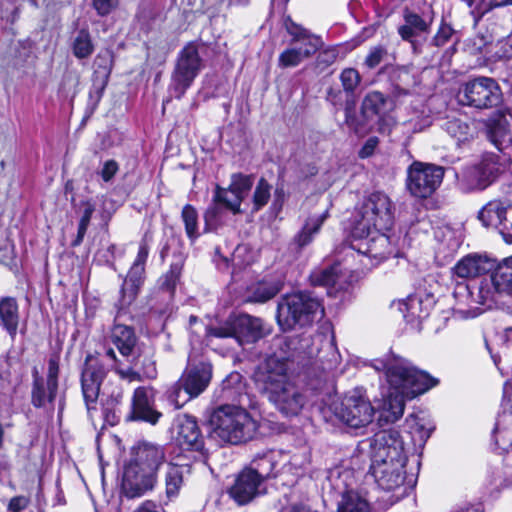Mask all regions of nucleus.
<instances>
[{"mask_svg":"<svg viewBox=\"0 0 512 512\" xmlns=\"http://www.w3.org/2000/svg\"><path fill=\"white\" fill-rule=\"evenodd\" d=\"M371 366L385 373L388 392L384 396L383 416L388 422L402 417L407 399H413L439 383L438 379L393 352L373 360Z\"/></svg>","mask_w":512,"mask_h":512,"instance_id":"nucleus-1","label":"nucleus"},{"mask_svg":"<svg viewBox=\"0 0 512 512\" xmlns=\"http://www.w3.org/2000/svg\"><path fill=\"white\" fill-rule=\"evenodd\" d=\"M253 379L257 390L284 417L298 416L308 402L306 393L289 379L286 363L277 358L262 363Z\"/></svg>","mask_w":512,"mask_h":512,"instance_id":"nucleus-2","label":"nucleus"},{"mask_svg":"<svg viewBox=\"0 0 512 512\" xmlns=\"http://www.w3.org/2000/svg\"><path fill=\"white\" fill-rule=\"evenodd\" d=\"M370 472L378 486L385 491L401 487L406 478L407 455L399 431L382 430L369 441Z\"/></svg>","mask_w":512,"mask_h":512,"instance_id":"nucleus-3","label":"nucleus"},{"mask_svg":"<svg viewBox=\"0 0 512 512\" xmlns=\"http://www.w3.org/2000/svg\"><path fill=\"white\" fill-rule=\"evenodd\" d=\"M165 461L166 452L161 445L143 442L134 447L123 474L122 490L125 496L141 497L153 490L157 483V471Z\"/></svg>","mask_w":512,"mask_h":512,"instance_id":"nucleus-4","label":"nucleus"},{"mask_svg":"<svg viewBox=\"0 0 512 512\" xmlns=\"http://www.w3.org/2000/svg\"><path fill=\"white\" fill-rule=\"evenodd\" d=\"M210 423L213 437L234 445L253 439L258 430L257 421L245 409L232 405L216 409Z\"/></svg>","mask_w":512,"mask_h":512,"instance_id":"nucleus-5","label":"nucleus"},{"mask_svg":"<svg viewBox=\"0 0 512 512\" xmlns=\"http://www.w3.org/2000/svg\"><path fill=\"white\" fill-rule=\"evenodd\" d=\"M324 315L319 299L309 292L285 295L277 305L276 319L282 331L311 325Z\"/></svg>","mask_w":512,"mask_h":512,"instance_id":"nucleus-6","label":"nucleus"},{"mask_svg":"<svg viewBox=\"0 0 512 512\" xmlns=\"http://www.w3.org/2000/svg\"><path fill=\"white\" fill-rule=\"evenodd\" d=\"M212 370L209 362L189 357L181 377L167 392L169 402L179 409L189 400L198 397L209 386Z\"/></svg>","mask_w":512,"mask_h":512,"instance_id":"nucleus-7","label":"nucleus"},{"mask_svg":"<svg viewBox=\"0 0 512 512\" xmlns=\"http://www.w3.org/2000/svg\"><path fill=\"white\" fill-rule=\"evenodd\" d=\"M395 206L384 193L374 192L367 196L357 210L352 226L353 235H361L370 229H391L394 224Z\"/></svg>","mask_w":512,"mask_h":512,"instance_id":"nucleus-8","label":"nucleus"},{"mask_svg":"<svg viewBox=\"0 0 512 512\" xmlns=\"http://www.w3.org/2000/svg\"><path fill=\"white\" fill-rule=\"evenodd\" d=\"M330 410L340 422L353 429L369 425L375 414L371 402L359 390L346 394L339 402H333Z\"/></svg>","mask_w":512,"mask_h":512,"instance_id":"nucleus-9","label":"nucleus"},{"mask_svg":"<svg viewBox=\"0 0 512 512\" xmlns=\"http://www.w3.org/2000/svg\"><path fill=\"white\" fill-rule=\"evenodd\" d=\"M209 335L217 338L232 337L240 345L255 343L265 336L260 318L248 314L230 316L225 322L209 329Z\"/></svg>","mask_w":512,"mask_h":512,"instance_id":"nucleus-10","label":"nucleus"},{"mask_svg":"<svg viewBox=\"0 0 512 512\" xmlns=\"http://www.w3.org/2000/svg\"><path fill=\"white\" fill-rule=\"evenodd\" d=\"M203 68L198 46L190 42L180 52L172 73L170 91L180 99Z\"/></svg>","mask_w":512,"mask_h":512,"instance_id":"nucleus-11","label":"nucleus"},{"mask_svg":"<svg viewBox=\"0 0 512 512\" xmlns=\"http://www.w3.org/2000/svg\"><path fill=\"white\" fill-rule=\"evenodd\" d=\"M462 105L477 109H487L501 100V90L497 82L489 77H477L464 83L458 92Z\"/></svg>","mask_w":512,"mask_h":512,"instance_id":"nucleus-12","label":"nucleus"},{"mask_svg":"<svg viewBox=\"0 0 512 512\" xmlns=\"http://www.w3.org/2000/svg\"><path fill=\"white\" fill-rule=\"evenodd\" d=\"M443 176L440 166L414 162L408 169L407 188L413 196L427 198L440 186Z\"/></svg>","mask_w":512,"mask_h":512,"instance_id":"nucleus-13","label":"nucleus"},{"mask_svg":"<svg viewBox=\"0 0 512 512\" xmlns=\"http://www.w3.org/2000/svg\"><path fill=\"white\" fill-rule=\"evenodd\" d=\"M389 229H370L361 235H353L351 230L350 247L369 259L379 263L387 259L393 253L390 238L384 233Z\"/></svg>","mask_w":512,"mask_h":512,"instance_id":"nucleus-14","label":"nucleus"},{"mask_svg":"<svg viewBox=\"0 0 512 512\" xmlns=\"http://www.w3.org/2000/svg\"><path fill=\"white\" fill-rule=\"evenodd\" d=\"M501 170L498 156L487 153L481 161L463 170L460 185L465 191L483 190L489 186Z\"/></svg>","mask_w":512,"mask_h":512,"instance_id":"nucleus-15","label":"nucleus"},{"mask_svg":"<svg viewBox=\"0 0 512 512\" xmlns=\"http://www.w3.org/2000/svg\"><path fill=\"white\" fill-rule=\"evenodd\" d=\"M107 369L98 357L87 355L81 372V389L88 413L96 410Z\"/></svg>","mask_w":512,"mask_h":512,"instance_id":"nucleus-16","label":"nucleus"},{"mask_svg":"<svg viewBox=\"0 0 512 512\" xmlns=\"http://www.w3.org/2000/svg\"><path fill=\"white\" fill-rule=\"evenodd\" d=\"M59 358L53 356L48 361L46 382L39 376L36 368L33 370L32 404L41 408L47 403H53L58 390Z\"/></svg>","mask_w":512,"mask_h":512,"instance_id":"nucleus-17","label":"nucleus"},{"mask_svg":"<svg viewBox=\"0 0 512 512\" xmlns=\"http://www.w3.org/2000/svg\"><path fill=\"white\" fill-rule=\"evenodd\" d=\"M290 34L293 35L292 46L285 49L278 58V65L282 68L298 66L319 48V39L307 35L305 30L296 33L290 31Z\"/></svg>","mask_w":512,"mask_h":512,"instance_id":"nucleus-18","label":"nucleus"},{"mask_svg":"<svg viewBox=\"0 0 512 512\" xmlns=\"http://www.w3.org/2000/svg\"><path fill=\"white\" fill-rule=\"evenodd\" d=\"M262 486L263 483L245 467L235 476L228 494L238 505H246L262 493Z\"/></svg>","mask_w":512,"mask_h":512,"instance_id":"nucleus-19","label":"nucleus"},{"mask_svg":"<svg viewBox=\"0 0 512 512\" xmlns=\"http://www.w3.org/2000/svg\"><path fill=\"white\" fill-rule=\"evenodd\" d=\"M149 254L148 246L141 243L137 253V257L131 266L122 287V305L130 304L137 295L139 286L142 283L143 274L145 272V263Z\"/></svg>","mask_w":512,"mask_h":512,"instance_id":"nucleus-20","label":"nucleus"},{"mask_svg":"<svg viewBox=\"0 0 512 512\" xmlns=\"http://www.w3.org/2000/svg\"><path fill=\"white\" fill-rule=\"evenodd\" d=\"M176 440L184 449L194 451L203 449L204 439L194 417L184 415L177 419Z\"/></svg>","mask_w":512,"mask_h":512,"instance_id":"nucleus-21","label":"nucleus"},{"mask_svg":"<svg viewBox=\"0 0 512 512\" xmlns=\"http://www.w3.org/2000/svg\"><path fill=\"white\" fill-rule=\"evenodd\" d=\"M161 415L160 412L153 408L151 390L146 387L136 388L132 399L130 419L141 420L154 425L158 422Z\"/></svg>","mask_w":512,"mask_h":512,"instance_id":"nucleus-22","label":"nucleus"},{"mask_svg":"<svg viewBox=\"0 0 512 512\" xmlns=\"http://www.w3.org/2000/svg\"><path fill=\"white\" fill-rule=\"evenodd\" d=\"M190 474L191 466L188 464L167 463L163 471V483L165 486V494L169 499L179 495Z\"/></svg>","mask_w":512,"mask_h":512,"instance_id":"nucleus-23","label":"nucleus"},{"mask_svg":"<svg viewBox=\"0 0 512 512\" xmlns=\"http://www.w3.org/2000/svg\"><path fill=\"white\" fill-rule=\"evenodd\" d=\"M486 127L488 139L499 151H505L512 146V133L504 116L490 118Z\"/></svg>","mask_w":512,"mask_h":512,"instance_id":"nucleus-24","label":"nucleus"},{"mask_svg":"<svg viewBox=\"0 0 512 512\" xmlns=\"http://www.w3.org/2000/svg\"><path fill=\"white\" fill-rule=\"evenodd\" d=\"M20 314L18 303L13 297L0 298V326L13 340L19 326Z\"/></svg>","mask_w":512,"mask_h":512,"instance_id":"nucleus-25","label":"nucleus"},{"mask_svg":"<svg viewBox=\"0 0 512 512\" xmlns=\"http://www.w3.org/2000/svg\"><path fill=\"white\" fill-rule=\"evenodd\" d=\"M343 278L344 276L339 264L315 270L310 275L311 283L315 286L327 287V293L330 295L332 294V289L339 290L343 288Z\"/></svg>","mask_w":512,"mask_h":512,"instance_id":"nucleus-26","label":"nucleus"},{"mask_svg":"<svg viewBox=\"0 0 512 512\" xmlns=\"http://www.w3.org/2000/svg\"><path fill=\"white\" fill-rule=\"evenodd\" d=\"M512 204L502 200L489 201L478 213V219L485 227L498 229Z\"/></svg>","mask_w":512,"mask_h":512,"instance_id":"nucleus-27","label":"nucleus"},{"mask_svg":"<svg viewBox=\"0 0 512 512\" xmlns=\"http://www.w3.org/2000/svg\"><path fill=\"white\" fill-rule=\"evenodd\" d=\"M406 426L415 443H425L435 429V425L429 416L421 414H411L406 418Z\"/></svg>","mask_w":512,"mask_h":512,"instance_id":"nucleus-28","label":"nucleus"},{"mask_svg":"<svg viewBox=\"0 0 512 512\" xmlns=\"http://www.w3.org/2000/svg\"><path fill=\"white\" fill-rule=\"evenodd\" d=\"M111 338L122 356L128 357L133 354L137 342L133 328L127 325L115 324Z\"/></svg>","mask_w":512,"mask_h":512,"instance_id":"nucleus-29","label":"nucleus"},{"mask_svg":"<svg viewBox=\"0 0 512 512\" xmlns=\"http://www.w3.org/2000/svg\"><path fill=\"white\" fill-rule=\"evenodd\" d=\"M327 217L328 211H324L321 214L311 215L306 219L302 229L293 239L298 248H303L313 241L314 236L320 231Z\"/></svg>","mask_w":512,"mask_h":512,"instance_id":"nucleus-30","label":"nucleus"},{"mask_svg":"<svg viewBox=\"0 0 512 512\" xmlns=\"http://www.w3.org/2000/svg\"><path fill=\"white\" fill-rule=\"evenodd\" d=\"M283 288L278 280L261 281L251 285L247 290V301L263 303L275 297Z\"/></svg>","mask_w":512,"mask_h":512,"instance_id":"nucleus-31","label":"nucleus"},{"mask_svg":"<svg viewBox=\"0 0 512 512\" xmlns=\"http://www.w3.org/2000/svg\"><path fill=\"white\" fill-rule=\"evenodd\" d=\"M487 262L478 255H467L453 268V272L460 278H474L486 273Z\"/></svg>","mask_w":512,"mask_h":512,"instance_id":"nucleus-32","label":"nucleus"},{"mask_svg":"<svg viewBox=\"0 0 512 512\" xmlns=\"http://www.w3.org/2000/svg\"><path fill=\"white\" fill-rule=\"evenodd\" d=\"M444 131L447 132L457 144L467 142L474 136V128L471 123L457 117H447L441 124Z\"/></svg>","mask_w":512,"mask_h":512,"instance_id":"nucleus-33","label":"nucleus"},{"mask_svg":"<svg viewBox=\"0 0 512 512\" xmlns=\"http://www.w3.org/2000/svg\"><path fill=\"white\" fill-rule=\"evenodd\" d=\"M277 462L272 453L258 456L252 460L248 468L262 483L276 476Z\"/></svg>","mask_w":512,"mask_h":512,"instance_id":"nucleus-34","label":"nucleus"},{"mask_svg":"<svg viewBox=\"0 0 512 512\" xmlns=\"http://www.w3.org/2000/svg\"><path fill=\"white\" fill-rule=\"evenodd\" d=\"M102 397L104 410L107 412L114 411L123 399V388L120 379L108 378L102 390Z\"/></svg>","mask_w":512,"mask_h":512,"instance_id":"nucleus-35","label":"nucleus"},{"mask_svg":"<svg viewBox=\"0 0 512 512\" xmlns=\"http://www.w3.org/2000/svg\"><path fill=\"white\" fill-rule=\"evenodd\" d=\"M492 283L498 293H512V257L498 266L492 275Z\"/></svg>","mask_w":512,"mask_h":512,"instance_id":"nucleus-36","label":"nucleus"},{"mask_svg":"<svg viewBox=\"0 0 512 512\" xmlns=\"http://www.w3.org/2000/svg\"><path fill=\"white\" fill-rule=\"evenodd\" d=\"M337 512H371V509L366 499L357 492L348 491L343 494Z\"/></svg>","mask_w":512,"mask_h":512,"instance_id":"nucleus-37","label":"nucleus"},{"mask_svg":"<svg viewBox=\"0 0 512 512\" xmlns=\"http://www.w3.org/2000/svg\"><path fill=\"white\" fill-rule=\"evenodd\" d=\"M213 201L216 203H221V205H223L227 210L231 211L234 215L240 214L242 212L240 206L243 199L232 193L229 187L222 188L217 186L214 192Z\"/></svg>","mask_w":512,"mask_h":512,"instance_id":"nucleus-38","label":"nucleus"},{"mask_svg":"<svg viewBox=\"0 0 512 512\" xmlns=\"http://www.w3.org/2000/svg\"><path fill=\"white\" fill-rule=\"evenodd\" d=\"M387 98L379 91L369 92L363 99L362 111L366 117L380 115L384 112Z\"/></svg>","mask_w":512,"mask_h":512,"instance_id":"nucleus-39","label":"nucleus"},{"mask_svg":"<svg viewBox=\"0 0 512 512\" xmlns=\"http://www.w3.org/2000/svg\"><path fill=\"white\" fill-rule=\"evenodd\" d=\"M181 218L187 237L191 242L196 241L200 236L197 210L192 205L186 204L182 209Z\"/></svg>","mask_w":512,"mask_h":512,"instance_id":"nucleus-40","label":"nucleus"},{"mask_svg":"<svg viewBox=\"0 0 512 512\" xmlns=\"http://www.w3.org/2000/svg\"><path fill=\"white\" fill-rule=\"evenodd\" d=\"M113 66V53L109 49L101 50L94 60V74L104 83L108 81Z\"/></svg>","mask_w":512,"mask_h":512,"instance_id":"nucleus-41","label":"nucleus"},{"mask_svg":"<svg viewBox=\"0 0 512 512\" xmlns=\"http://www.w3.org/2000/svg\"><path fill=\"white\" fill-rule=\"evenodd\" d=\"M72 49L73 54L78 59L87 58L92 54L94 46L87 30L82 29L78 32L73 41Z\"/></svg>","mask_w":512,"mask_h":512,"instance_id":"nucleus-42","label":"nucleus"},{"mask_svg":"<svg viewBox=\"0 0 512 512\" xmlns=\"http://www.w3.org/2000/svg\"><path fill=\"white\" fill-rule=\"evenodd\" d=\"M339 79L346 97H353L361 82L359 72L354 68H345L340 73Z\"/></svg>","mask_w":512,"mask_h":512,"instance_id":"nucleus-43","label":"nucleus"},{"mask_svg":"<svg viewBox=\"0 0 512 512\" xmlns=\"http://www.w3.org/2000/svg\"><path fill=\"white\" fill-rule=\"evenodd\" d=\"M253 186V176L242 173H234L231 176L229 188L232 193L238 195L241 199H245Z\"/></svg>","mask_w":512,"mask_h":512,"instance_id":"nucleus-44","label":"nucleus"},{"mask_svg":"<svg viewBox=\"0 0 512 512\" xmlns=\"http://www.w3.org/2000/svg\"><path fill=\"white\" fill-rule=\"evenodd\" d=\"M271 189L272 186L268 183V181L264 178H261L253 192L252 203H253V211L257 212L262 209L265 205H267L270 197H271Z\"/></svg>","mask_w":512,"mask_h":512,"instance_id":"nucleus-45","label":"nucleus"},{"mask_svg":"<svg viewBox=\"0 0 512 512\" xmlns=\"http://www.w3.org/2000/svg\"><path fill=\"white\" fill-rule=\"evenodd\" d=\"M224 206L221 203L213 201V205L209 206L204 213L205 231L210 232L216 230L223 222Z\"/></svg>","mask_w":512,"mask_h":512,"instance_id":"nucleus-46","label":"nucleus"},{"mask_svg":"<svg viewBox=\"0 0 512 512\" xmlns=\"http://www.w3.org/2000/svg\"><path fill=\"white\" fill-rule=\"evenodd\" d=\"M81 205L84 209L79 221L77 236L72 242L73 247L79 246L82 243L84 236L87 232L88 226L90 224L92 215L95 211V206L90 201H84L81 203Z\"/></svg>","mask_w":512,"mask_h":512,"instance_id":"nucleus-47","label":"nucleus"},{"mask_svg":"<svg viewBox=\"0 0 512 512\" xmlns=\"http://www.w3.org/2000/svg\"><path fill=\"white\" fill-rule=\"evenodd\" d=\"M182 272L181 263H173L170 266L169 271L159 279L160 288L169 292L172 295L175 291L177 283L180 279Z\"/></svg>","mask_w":512,"mask_h":512,"instance_id":"nucleus-48","label":"nucleus"},{"mask_svg":"<svg viewBox=\"0 0 512 512\" xmlns=\"http://www.w3.org/2000/svg\"><path fill=\"white\" fill-rule=\"evenodd\" d=\"M405 310L412 318H425L429 314V305L424 304L422 299L418 296H410L403 303Z\"/></svg>","mask_w":512,"mask_h":512,"instance_id":"nucleus-49","label":"nucleus"},{"mask_svg":"<svg viewBox=\"0 0 512 512\" xmlns=\"http://www.w3.org/2000/svg\"><path fill=\"white\" fill-rule=\"evenodd\" d=\"M134 367H138L142 378L154 379L157 376V369L155 361L152 356L147 353L145 355L139 354L134 359Z\"/></svg>","mask_w":512,"mask_h":512,"instance_id":"nucleus-50","label":"nucleus"},{"mask_svg":"<svg viewBox=\"0 0 512 512\" xmlns=\"http://www.w3.org/2000/svg\"><path fill=\"white\" fill-rule=\"evenodd\" d=\"M404 21L408 27L413 29V31H418L420 33L427 32L431 24V20L427 21L418 14L409 11L408 9L404 11Z\"/></svg>","mask_w":512,"mask_h":512,"instance_id":"nucleus-51","label":"nucleus"},{"mask_svg":"<svg viewBox=\"0 0 512 512\" xmlns=\"http://www.w3.org/2000/svg\"><path fill=\"white\" fill-rule=\"evenodd\" d=\"M386 56L387 49L384 46H374L369 50L367 56L365 57L364 65L368 69H374L384 60Z\"/></svg>","mask_w":512,"mask_h":512,"instance_id":"nucleus-52","label":"nucleus"},{"mask_svg":"<svg viewBox=\"0 0 512 512\" xmlns=\"http://www.w3.org/2000/svg\"><path fill=\"white\" fill-rule=\"evenodd\" d=\"M454 34L453 28L448 24H442L432 39V44L436 47H442L447 44Z\"/></svg>","mask_w":512,"mask_h":512,"instance_id":"nucleus-53","label":"nucleus"},{"mask_svg":"<svg viewBox=\"0 0 512 512\" xmlns=\"http://www.w3.org/2000/svg\"><path fill=\"white\" fill-rule=\"evenodd\" d=\"M115 372L119 376L118 379L127 380L129 383L135 381H142L140 371L136 370L134 367H128L126 369L121 368L118 364L114 366Z\"/></svg>","mask_w":512,"mask_h":512,"instance_id":"nucleus-54","label":"nucleus"},{"mask_svg":"<svg viewBox=\"0 0 512 512\" xmlns=\"http://www.w3.org/2000/svg\"><path fill=\"white\" fill-rule=\"evenodd\" d=\"M497 47L496 55L499 59H512V34L500 40Z\"/></svg>","mask_w":512,"mask_h":512,"instance_id":"nucleus-55","label":"nucleus"},{"mask_svg":"<svg viewBox=\"0 0 512 512\" xmlns=\"http://www.w3.org/2000/svg\"><path fill=\"white\" fill-rule=\"evenodd\" d=\"M498 230L507 243H512V206L507 210V215Z\"/></svg>","mask_w":512,"mask_h":512,"instance_id":"nucleus-56","label":"nucleus"},{"mask_svg":"<svg viewBox=\"0 0 512 512\" xmlns=\"http://www.w3.org/2000/svg\"><path fill=\"white\" fill-rule=\"evenodd\" d=\"M119 170V165L115 160H108L103 164L99 172L101 178L105 182H110Z\"/></svg>","mask_w":512,"mask_h":512,"instance_id":"nucleus-57","label":"nucleus"},{"mask_svg":"<svg viewBox=\"0 0 512 512\" xmlns=\"http://www.w3.org/2000/svg\"><path fill=\"white\" fill-rule=\"evenodd\" d=\"M117 3V0H93V6L101 16L108 15L116 8Z\"/></svg>","mask_w":512,"mask_h":512,"instance_id":"nucleus-58","label":"nucleus"},{"mask_svg":"<svg viewBox=\"0 0 512 512\" xmlns=\"http://www.w3.org/2000/svg\"><path fill=\"white\" fill-rule=\"evenodd\" d=\"M398 33L403 40L409 41L412 44L413 49L416 50L415 38L421 34L420 32L413 31L411 27H408V25L404 23L398 28Z\"/></svg>","mask_w":512,"mask_h":512,"instance_id":"nucleus-59","label":"nucleus"},{"mask_svg":"<svg viewBox=\"0 0 512 512\" xmlns=\"http://www.w3.org/2000/svg\"><path fill=\"white\" fill-rule=\"evenodd\" d=\"M279 512H313L306 501H294L281 508Z\"/></svg>","mask_w":512,"mask_h":512,"instance_id":"nucleus-60","label":"nucleus"},{"mask_svg":"<svg viewBox=\"0 0 512 512\" xmlns=\"http://www.w3.org/2000/svg\"><path fill=\"white\" fill-rule=\"evenodd\" d=\"M29 504V499L25 496L13 497L8 504L9 512H20L24 510Z\"/></svg>","mask_w":512,"mask_h":512,"instance_id":"nucleus-61","label":"nucleus"},{"mask_svg":"<svg viewBox=\"0 0 512 512\" xmlns=\"http://www.w3.org/2000/svg\"><path fill=\"white\" fill-rule=\"evenodd\" d=\"M345 92L338 88H329L326 94V100L333 106H341L343 103V95Z\"/></svg>","mask_w":512,"mask_h":512,"instance_id":"nucleus-62","label":"nucleus"},{"mask_svg":"<svg viewBox=\"0 0 512 512\" xmlns=\"http://www.w3.org/2000/svg\"><path fill=\"white\" fill-rule=\"evenodd\" d=\"M378 144L377 138H370L366 141L364 146L359 151V156L361 158H367L369 157L375 150L376 146Z\"/></svg>","mask_w":512,"mask_h":512,"instance_id":"nucleus-63","label":"nucleus"},{"mask_svg":"<svg viewBox=\"0 0 512 512\" xmlns=\"http://www.w3.org/2000/svg\"><path fill=\"white\" fill-rule=\"evenodd\" d=\"M137 512H162L158 509L156 503L153 501H145L138 509Z\"/></svg>","mask_w":512,"mask_h":512,"instance_id":"nucleus-64","label":"nucleus"}]
</instances>
